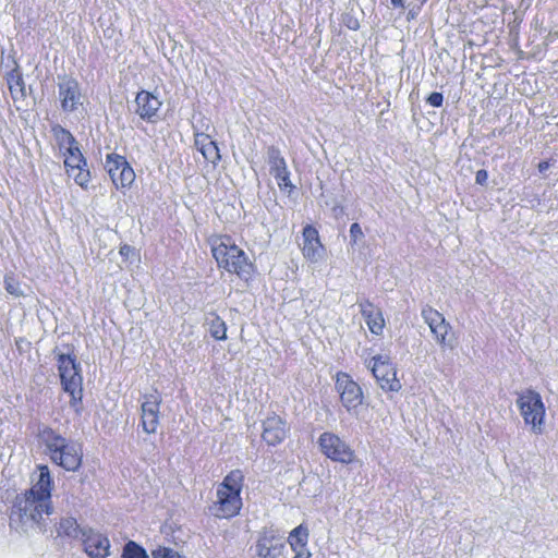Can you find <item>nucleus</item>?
<instances>
[{
	"mask_svg": "<svg viewBox=\"0 0 558 558\" xmlns=\"http://www.w3.org/2000/svg\"><path fill=\"white\" fill-rule=\"evenodd\" d=\"M52 511L51 502L24 493L15 497L9 525L11 530L20 534H28L32 531L46 533L50 524L49 517Z\"/></svg>",
	"mask_w": 558,
	"mask_h": 558,
	"instance_id": "f257e3e1",
	"label": "nucleus"
},
{
	"mask_svg": "<svg viewBox=\"0 0 558 558\" xmlns=\"http://www.w3.org/2000/svg\"><path fill=\"white\" fill-rule=\"evenodd\" d=\"M39 437L46 447L50 460L69 472L80 469L83 459L82 446L75 440L68 439L51 427L45 426Z\"/></svg>",
	"mask_w": 558,
	"mask_h": 558,
	"instance_id": "f03ea898",
	"label": "nucleus"
},
{
	"mask_svg": "<svg viewBox=\"0 0 558 558\" xmlns=\"http://www.w3.org/2000/svg\"><path fill=\"white\" fill-rule=\"evenodd\" d=\"M213 256L219 268L239 278L248 280L254 272V265L245 252L235 245L230 236H219L211 244Z\"/></svg>",
	"mask_w": 558,
	"mask_h": 558,
	"instance_id": "7ed1b4c3",
	"label": "nucleus"
},
{
	"mask_svg": "<svg viewBox=\"0 0 558 558\" xmlns=\"http://www.w3.org/2000/svg\"><path fill=\"white\" fill-rule=\"evenodd\" d=\"M58 371L62 389L70 395V407L77 415L83 412V376L81 364L75 356L60 353L57 356Z\"/></svg>",
	"mask_w": 558,
	"mask_h": 558,
	"instance_id": "20e7f679",
	"label": "nucleus"
},
{
	"mask_svg": "<svg viewBox=\"0 0 558 558\" xmlns=\"http://www.w3.org/2000/svg\"><path fill=\"white\" fill-rule=\"evenodd\" d=\"M517 405L526 425H530L533 433L542 434L545 418V405L541 395L526 389L518 395Z\"/></svg>",
	"mask_w": 558,
	"mask_h": 558,
	"instance_id": "39448f33",
	"label": "nucleus"
},
{
	"mask_svg": "<svg viewBox=\"0 0 558 558\" xmlns=\"http://www.w3.org/2000/svg\"><path fill=\"white\" fill-rule=\"evenodd\" d=\"M335 387L345 410L352 415H357V409L364 400L360 385L349 374L340 372L336 376Z\"/></svg>",
	"mask_w": 558,
	"mask_h": 558,
	"instance_id": "423d86ee",
	"label": "nucleus"
},
{
	"mask_svg": "<svg viewBox=\"0 0 558 558\" xmlns=\"http://www.w3.org/2000/svg\"><path fill=\"white\" fill-rule=\"evenodd\" d=\"M64 166L69 177H72L77 185L86 189L90 180V173L87 169V161L83 156L78 143L63 150Z\"/></svg>",
	"mask_w": 558,
	"mask_h": 558,
	"instance_id": "0eeeda50",
	"label": "nucleus"
},
{
	"mask_svg": "<svg viewBox=\"0 0 558 558\" xmlns=\"http://www.w3.org/2000/svg\"><path fill=\"white\" fill-rule=\"evenodd\" d=\"M322 452L329 459L349 464L354 459V451L338 435L325 432L319 436Z\"/></svg>",
	"mask_w": 558,
	"mask_h": 558,
	"instance_id": "6e6552de",
	"label": "nucleus"
},
{
	"mask_svg": "<svg viewBox=\"0 0 558 558\" xmlns=\"http://www.w3.org/2000/svg\"><path fill=\"white\" fill-rule=\"evenodd\" d=\"M371 371L380 388L385 391H399L401 384L397 378V371L389 362L388 356L376 355L371 361Z\"/></svg>",
	"mask_w": 558,
	"mask_h": 558,
	"instance_id": "1a4fd4ad",
	"label": "nucleus"
},
{
	"mask_svg": "<svg viewBox=\"0 0 558 558\" xmlns=\"http://www.w3.org/2000/svg\"><path fill=\"white\" fill-rule=\"evenodd\" d=\"M266 158L269 165V173L276 179L279 189L290 194L295 186L290 180V171L280 149L274 145L267 147Z\"/></svg>",
	"mask_w": 558,
	"mask_h": 558,
	"instance_id": "9d476101",
	"label": "nucleus"
},
{
	"mask_svg": "<svg viewBox=\"0 0 558 558\" xmlns=\"http://www.w3.org/2000/svg\"><path fill=\"white\" fill-rule=\"evenodd\" d=\"M105 167L117 189L128 187L135 180L134 170L123 156L117 154L107 155Z\"/></svg>",
	"mask_w": 558,
	"mask_h": 558,
	"instance_id": "9b49d317",
	"label": "nucleus"
},
{
	"mask_svg": "<svg viewBox=\"0 0 558 558\" xmlns=\"http://www.w3.org/2000/svg\"><path fill=\"white\" fill-rule=\"evenodd\" d=\"M217 500L209 507L213 515L220 519H231L239 514L242 508L241 494L217 488Z\"/></svg>",
	"mask_w": 558,
	"mask_h": 558,
	"instance_id": "f8f14e48",
	"label": "nucleus"
},
{
	"mask_svg": "<svg viewBox=\"0 0 558 558\" xmlns=\"http://www.w3.org/2000/svg\"><path fill=\"white\" fill-rule=\"evenodd\" d=\"M58 92L63 111L73 112L81 105V87L75 78L63 76L58 83Z\"/></svg>",
	"mask_w": 558,
	"mask_h": 558,
	"instance_id": "ddd939ff",
	"label": "nucleus"
},
{
	"mask_svg": "<svg viewBox=\"0 0 558 558\" xmlns=\"http://www.w3.org/2000/svg\"><path fill=\"white\" fill-rule=\"evenodd\" d=\"M161 403L160 396L156 393L145 395L142 402V417L141 423L143 429L147 434H154L159 424V408Z\"/></svg>",
	"mask_w": 558,
	"mask_h": 558,
	"instance_id": "4468645a",
	"label": "nucleus"
},
{
	"mask_svg": "<svg viewBox=\"0 0 558 558\" xmlns=\"http://www.w3.org/2000/svg\"><path fill=\"white\" fill-rule=\"evenodd\" d=\"M289 432L288 424L279 415L272 414L263 421V440L269 446L281 444Z\"/></svg>",
	"mask_w": 558,
	"mask_h": 558,
	"instance_id": "2eb2a0df",
	"label": "nucleus"
},
{
	"mask_svg": "<svg viewBox=\"0 0 558 558\" xmlns=\"http://www.w3.org/2000/svg\"><path fill=\"white\" fill-rule=\"evenodd\" d=\"M284 548L282 538L274 530H265L255 545L259 558H278Z\"/></svg>",
	"mask_w": 558,
	"mask_h": 558,
	"instance_id": "dca6fc26",
	"label": "nucleus"
},
{
	"mask_svg": "<svg viewBox=\"0 0 558 558\" xmlns=\"http://www.w3.org/2000/svg\"><path fill=\"white\" fill-rule=\"evenodd\" d=\"M134 102L135 113L146 121H153L162 105L157 96L147 90H141L137 93Z\"/></svg>",
	"mask_w": 558,
	"mask_h": 558,
	"instance_id": "f3484780",
	"label": "nucleus"
},
{
	"mask_svg": "<svg viewBox=\"0 0 558 558\" xmlns=\"http://www.w3.org/2000/svg\"><path fill=\"white\" fill-rule=\"evenodd\" d=\"M302 252L305 258L317 262L322 258L324 247L319 241L318 231L313 226H305L303 229Z\"/></svg>",
	"mask_w": 558,
	"mask_h": 558,
	"instance_id": "a211bd4d",
	"label": "nucleus"
},
{
	"mask_svg": "<svg viewBox=\"0 0 558 558\" xmlns=\"http://www.w3.org/2000/svg\"><path fill=\"white\" fill-rule=\"evenodd\" d=\"M84 550L90 558H107L110 554V542L107 536L92 532L84 539Z\"/></svg>",
	"mask_w": 558,
	"mask_h": 558,
	"instance_id": "6ab92c4d",
	"label": "nucleus"
},
{
	"mask_svg": "<svg viewBox=\"0 0 558 558\" xmlns=\"http://www.w3.org/2000/svg\"><path fill=\"white\" fill-rule=\"evenodd\" d=\"M38 480L36 483L25 493L33 497H40L45 501L51 502V485L52 480L50 476L49 468L47 465L38 466Z\"/></svg>",
	"mask_w": 558,
	"mask_h": 558,
	"instance_id": "aec40b11",
	"label": "nucleus"
},
{
	"mask_svg": "<svg viewBox=\"0 0 558 558\" xmlns=\"http://www.w3.org/2000/svg\"><path fill=\"white\" fill-rule=\"evenodd\" d=\"M360 311L365 319L366 325L374 335H380L385 327V320L381 312L376 308L369 301L361 302Z\"/></svg>",
	"mask_w": 558,
	"mask_h": 558,
	"instance_id": "412c9836",
	"label": "nucleus"
},
{
	"mask_svg": "<svg viewBox=\"0 0 558 558\" xmlns=\"http://www.w3.org/2000/svg\"><path fill=\"white\" fill-rule=\"evenodd\" d=\"M195 146L202 153L203 157L216 165L220 160L219 148L213 140L206 134L195 135Z\"/></svg>",
	"mask_w": 558,
	"mask_h": 558,
	"instance_id": "4be33fe9",
	"label": "nucleus"
},
{
	"mask_svg": "<svg viewBox=\"0 0 558 558\" xmlns=\"http://www.w3.org/2000/svg\"><path fill=\"white\" fill-rule=\"evenodd\" d=\"M205 326H207V329L214 339L219 341L227 339V325L215 312L206 314Z\"/></svg>",
	"mask_w": 558,
	"mask_h": 558,
	"instance_id": "5701e85b",
	"label": "nucleus"
},
{
	"mask_svg": "<svg viewBox=\"0 0 558 558\" xmlns=\"http://www.w3.org/2000/svg\"><path fill=\"white\" fill-rule=\"evenodd\" d=\"M7 82L13 100L16 101L25 97V83L17 65L8 73Z\"/></svg>",
	"mask_w": 558,
	"mask_h": 558,
	"instance_id": "b1692460",
	"label": "nucleus"
},
{
	"mask_svg": "<svg viewBox=\"0 0 558 558\" xmlns=\"http://www.w3.org/2000/svg\"><path fill=\"white\" fill-rule=\"evenodd\" d=\"M308 541V530L303 524L294 527L288 537V542L294 553L306 548Z\"/></svg>",
	"mask_w": 558,
	"mask_h": 558,
	"instance_id": "393cba45",
	"label": "nucleus"
},
{
	"mask_svg": "<svg viewBox=\"0 0 558 558\" xmlns=\"http://www.w3.org/2000/svg\"><path fill=\"white\" fill-rule=\"evenodd\" d=\"M244 475L241 470L231 471L217 488L241 494Z\"/></svg>",
	"mask_w": 558,
	"mask_h": 558,
	"instance_id": "a878e982",
	"label": "nucleus"
},
{
	"mask_svg": "<svg viewBox=\"0 0 558 558\" xmlns=\"http://www.w3.org/2000/svg\"><path fill=\"white\" fill-rule=\"evenodd\" d=\"M51 131L61 151L77 144V141L72 135V133L69 130L62 128L61 125L58 124L52 126Z\"/></svg>",
	"mask_w": 558,
	"mask_h": 558,
	"instance_id": "bb28decb",
	"label": "nucleus"
},
{
	"mask_svg": "<svg viewBox=\"0 0 558 558\" xmlns=\"http://www.w3.org/2000/svg\"><path fill=\"white\" fill-rule=\"evenodd\" d=\"M451 330V325L445 319L440 325L436 328H433L430 331L436 340V342L442 348L453 349L454 344L451 339L448 338V335Z\"/></svg>",
	"mask_w": 558,
	"mask_h": 558,
	"instance_id": "cd10ccee",
	"label": "nucleus"
},
{
	"mask_svg": "<svg viewBox=\"0 0 558 558\" xmlns=\"http://www.w3.org/2000/svg\"><path fill=\"white\" fill-rule=\"evenodd\" d=\"M78 532V524L72 517L63 518L60 520L57 526L58 536L76 537Z\"/></svg>",
	"mask_w": 558,
	"mask_h": 558,
	"instance_id": "c85d7f7f",
	"label": "nucleus"
},
{
	"mask_svg": "<svg viewBox=\"0 0 558 558\" xmlns=\"http://www.w3.org/2000/svg\"><path fill=\"white\" fill-rule=\"evenodd\" d=\"M421 315L424 322L428 325L430 331L446 319L441 313L429 305L422 308Z\"/></svg>",
	"mask_w": 558,
	"mask_h": 558,
	"instance_id": "c756f323",
	"label": "nucleus"
},
{
	"mask_svg": "<svg viewBox=\"0 0 558 558\" xmlns=\"http://www.w3.org/2000/svg\"><path fill=\"white\" fill-rule=\"evenodd\" d=\"M121 558H149L146 549L134 541H129L123 546Z\"/></svg>",
	"mask_w": 558,
	"mask_h": 558,
	"instance_id": "7c9ffc66",
	"label": "nucleus"
},
{
	"mask_svg": "<svg viewBox=\"0 0 558 558\" xmlns=\"http://www.w3.org/2000/svg\"><path fill=\"white\" fill-rule=\"evenodd\" d=\"M4 289L8 293L15 298L24 295V291L22 290L20 282L15 279L13 275H5Z\"/></svg>",
	"mask_w": 558,
	"mask_h": 558,
	"instance_id": "2f4dec72",
	"label": "nucleus"
},
{
	"mask_svg": "<svg viewBox=\"0 0 558 558\" xmlns=\"http://www.w3.org/2000/svg\"><path fill=\"white\" fill-rule=\"evenodd\" d=\"M151 557L153 558H185L184 556L180 555L174 549L169 548V547H161V546L151 551Z\"/></svg>",
	"mask_w": 558,
	"mask_h": 558,
	"instance_id": "473e14b6",
	"label": "nucleus"
},
{
	"mask_svg": "<svg viewBox=\"0 0 558 558\" xmlns=\"http://www.w3.org/2000/svg\"><path fill=\"white\" fill-rule=\"evenodd\" d=\"M364 239V233L361 226L354 222L350 227V243L351 245H357Z\"/></svg>",
	"mask_w": 558,
	"mask_h": 558,
	"instance_id": "72a5a7b5",
	"label": "nucleus"
},
{
	"mask_svg": "<svg viewBox=\"0 0 558 558\" xmlns=\"http://www.w3.org/2000/svg\"><path fill=\"white\" fill-rule=\"evenodd\" d=\"M427 104H429L432 107H435V108H439L442 106V102H444V95L441 93H438V92H433L428 97H427Z\"/></svg>",
	"mask_w": 558,
	"mask_h": 558,
	"instance_id": "f704fd0d",
	"label": "nucleus"
},
{
	"mask_svg": "<svg viewBox=\"0 0 558 558\" xmlns=\"http://www.w3.org/2000/svg\"><path fill=\"white\" fill-rule=\"evenodd\" d=\"M488 180V172L484 169H481L475 174V182L480 185H485Z\"/></svg>",
	"mask_w": 558,
	"mask_h": 558,
	"instance_id": "c9c22d12",
	"label": "nucleus"
},
{
	"mask_svg": "<svg viewBox=\"0 0 558 558\" xmlns=\"http://www.w3.org/2000/svg\"><path fill=\"white\" fill-rule=\"evenodd\" d=\"M133 252H134V248H133L132 246H130V245H126V244H125V245H122V246L120 247V254H121L123 257H129V256H130V254H133Z\"/></svg>",
	"mask_w": 558,
	"mask_h": 558,
	"instance_id": "e433bc0d",
	"label": "nucleus"
},
{
	"mask_svg": "<svg viewBox=\"0 0 558 558\" xmlns=\"http://www.w3.org/2000/svg\"><path fill=\"white\" fill-rule=\"evenodd\" d=\"M294 558H312V554L307 548H303L302 550H298V553H295Z\"/></svg>",
	"mask_w": 558,
	"mask_h": 558,
	"instance_id": "4c0bfd02",
	"label": "nucleus"
},
{
	"mask_svg": "<svg viewBox=\"0 0 558 558\" xmlns=\"http://www.w3.org/2000/svg\"><path fill=\"white\" fill-rule=\"evenodd\" d=\"M347 25H348V27H349L350 29H357V28H359V22H357V20H352V21H350Z\"/></svg>",
	"mask_w": 558,
	"mask_h": 558,
	"instance_id": "58836bf2",
	"label": "nucleus"
},
{
	"mask_svg": "<svg viewBox=\"0 0 558 558\" xmlns=\"http://www.w3.org/2000/svg\"><path fill=\"white\" fill-rule=\"evenodd\" d=\"M391 3L395 8H404L403 0H391Z\"/></svg>",
	"mask_w": 558,
	"mask_h": 558,
	"instance_id": "ea45409f",
	"label": "nucleus"
},
{
	"mask_svg": "<svg viewBox=\"0 0 558 558\" xmlns=\"http://www.w3.org/2000/svg\"><path fill=\"white\" fill-rule=\"evenodd\" d=\"M547 169H548V162H546V161L539 162V165H538V170H539L541 172H543V171H545V170H547Z\"/></svg>",
	"mask_w": 558,
	"mask_h": 558,
	"instance_id": "a19ab883",
	"label": "nucleus"
}]
</instances>
